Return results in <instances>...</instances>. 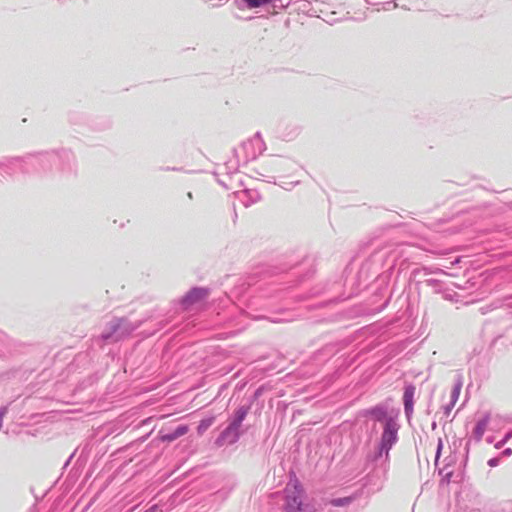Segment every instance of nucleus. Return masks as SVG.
Returning <instances> with one entry per match:
<instances>
[{"label":"nucleus","instance_id":"obj_1","mask_svg":"<svg viewBox=\"0 0 512 512\" xmlns=\"http://www.w3.org/2000/svg\"><path fill=\"white\" fill-rule=\"evenodd\" d=\"M285 491L286 512H312L302 503V489L297 479L290 480Z\"/></svg>","mask_w":512,"mask_h":512},{"label":"nucleus","instance_id":"obj_2","mask_svg":"<svg viewBox=\"0 0 512 512\" xmlns=\"http://www.w3.org/2000/svg\"><path fill=\"white\" fill-rule=\"evenodd\" d=\"M398 425L392 418L385 419L384 431L381 437V452L388 454L391 447L396 443L398 437Z\"/></svg>","mask_w":512,"mask_h":512},{"label":"nucleus","instance_id":"obj_3","mask_svg":"<svg viewBox=\"0 0 512 512\" xmlns=\"http://www.w3.org/2000/svg\"><path fill=\"white\" fill-rule=\"evenodd\" d=\"M414 394H415V387L413 385H408L405 387L404 394H403V401H404L405 413L407 416H409L413 412Z\"/></svg>","mask_w":512,"mask_h":512},{"label":"nucleus","instance_id":"obj_4","mask_svg":"<svg viewBox=\"0 0 512 512\" xmlns=\"http://www.w3.org/2000/svg\"><path fill=\"white\" fill-rule=\"evenodd\" d=\"M188 431H189L188 425H180L173 432L167 433V434H162L160 436V438L162 441L172 442V441L178 439L179 437L185 435Z\"/></svg>","mask_w":512,"mask_h":512},{"label":"nucleus","instance_id":"obj_5","mask_svg":"<svg viewBox=\"0 0 512 512\" xmlns=\"http://www.w3.org/2000/svg\"><path fill=\"white\" fill-rule=\"evenodd\" d=\"M212 424H213V418H208V419L202 420L197 427L198 434L202 435Z\"/></svg>","mask_w":512,"mask_h":512},{"label":"nucleus","instance_id":"obj_6","mask_svg":"<svg viewBox=\"0 0 512 512\" xmlns=\"http://www.w3.org/2000/svg\"><path fill=\"white\" fill-rule=\"evenodd\" d=\"M247 415V410L245 408H240L236 413V419L233 423V425L237 428L241 425L242 421Z\"/></svg>","mask_w":512,"mask_h":512},{"label":"nucleus","instance_id":"obj_7","mask_svg":"<svg viewBox=\"0 0 512 512\" xmlns=\"http://www.w3.org/2000/svg\"><path fill=\"white\" fill-rule=\"evenodd\" d=\"M461 388H462V384L459 382V383H456L451 391V402H452V405H454L458 398H459V395H460V391H461Z\"/></svg>","mask_w":512,"mask_h":512},{"label":"nucleus","instance_id":"obj_8","mask_svg":"<svg viewBox=\"0 0 512 512\" xmlns=\"http://www.w3.org/2000/svg\"><path fill=\"white\" fill-rule=\"evenodd\" d=\"M271 1L272 0H244V2L247 4V6L249 8L260 7V6L265 5Z\"/></svg>","mask_w":512,"mask_h":512},{"label":"nucleus","instance_id":"obj_9","mask_svg":"<svg viewBox=\"0 0 512 512\" xmlns=\"http://www.w3.org/2000/svg\"><path fill=\"white\" fill-rule=\"evenodd\" d=\"M207 295V291L205 289H194L190 292L189 297L192 299H201Z\"/></svg>","mask_w":512,"mask_h":512},{"label":"nucleus","instance_id":"obj_10","mask_svg":"<svg viewBox=\"0 0 512 512\" xmlns=\"http://www.w3.org/2000/svg\"><path fill=\"white\" fill-rule=\"evenodd\" d=\"M352 501L351 497L337 498L332 500V505L334 506H345L348 505Z\"/></svg>","mask_w":512,"mask_h":512}]
</instances>
